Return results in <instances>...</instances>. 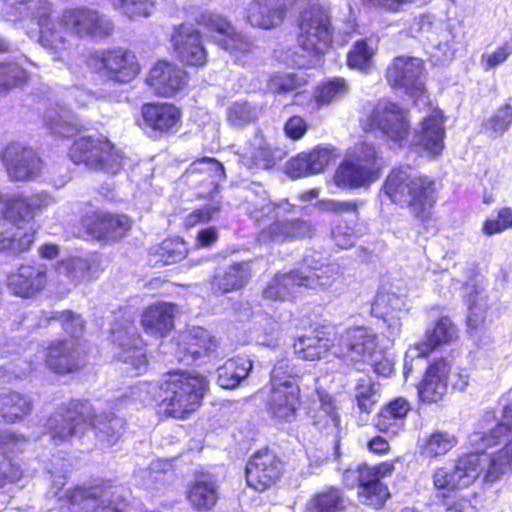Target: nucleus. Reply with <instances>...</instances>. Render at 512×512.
<instances>
[{
	"label": "nucleus",
	"mask_w": 512,
	"mask_h": 512,
	"mask_svg": "<svg viewBox=\"0 0 512 512\" xmlns=\"http://www.w3.org/2000/svg\"><path fill=\"white\" fill-rule=\"evenodd\" d=\"M89 426L95 430L98 440L105 447L117 443L124 431L122 418L113 415H100L89 419V406L73 402L59 407L45 423V432L54 444L66 442L72 437L82 435Z\"/></svg>",
	"instance_id": "obj_1"
},
{
	"label": "nucleus",
	"mask_w": 512,
	"mask_h": 512,
	"mask_svg": "<svg viewBox=\"0 0 512 512\" xmlns=\"http://www.w3.org/2000/svg\"><path fill=\"white\" fill-rule=\"evenodd\" d=\"M383 192L393 203L406 207L413 218L423 223L431 219L438 200L436 181L409 167L392 170L384 182Z\"/></svg>",
	"instance_id": "obj_2"
},
{
	"label": "nucleus",
	"mask_w": 512,
	"mask_h": 512,
	"mask_svg": "<svg viewBox=\"0 0 512 512\" xmlns=\"http://www.w3.org/2000/svg\"><path fill=\"white\" fill-rule=\"evenodd\" d=\"M84 365L78 341L74 339L54 340L48 346L33 344L18 359L15 376L22 378L45 366L49 371L66 375L78 371Z\"/></svg>",
	"instance_id": "obj_3"
},
{
	"label": "nucleus",
	"mask_w": 512,
	"mask_h": 512,
	"mask_svg": "<svg viewBox=\"0 0 512 512\" xmlns=\"http://www.w3.org/2000/svg\"><path fill=\"white\" fill-rule=\"evenodd\" d=\"M304 371L288 358L278 360L270 375L266 410L278 422H292L300 406L299 378Z\"/></svg>",
	"instance_id": "obj_4"
},
{
	"label": "nucleus",
	"mask_w": 512,
	"mask_h": 512,
	"mask_svg": "<svg viewBox=\"0 0 512 512\" xmlns=\"http://www.w3.org/2000/svg\"><path fill=\"white\" fill-rule=\"evenodd\" d=\"M208 381L199 374L170 372L160 384V407L174 418H185L201 405Z\"/></svg>",
	"instance_id": "obj_5"
},
{
	"label": "nucleus",
	"mask_w": 512,
	"mask_h": 512,
	"mask_svg": "<svg viewBox=\"0 0 512 512\" xmlns=\"http://www.w3.org/2000/svg\"><path fill=\"white\" fill-rule=\"evenodd\" d=\"M6 15L25 17L31 15L37 19L40 27L39 42L54 60H64L71 47L70 32L58 26L57 21H48L51 5L46 0H9L6 4Z\"/></svg>",
	"instance_id": "obj_6"
},
{
	"label": "nucleus",
	"mask_w": 512,
	"mask_h": 512,
	"mask_svg": "<svg viewBox=\"0 0 512 512\" xmlns=\"http://www.w3.org/2000/svg\"><path fill=\"white\" fill-rule=\"evenodd\" d=\"M382 159L373 144H355L334 173L335 184L343 189L370 186L380 177Z\"/></svg>",
	"instance_id": "obj_7"
},
{
	"label": "nucleus",
	"mask_w": 512,
	"mask_h": 512,
	"mask_svg": "<svg viewBox=\"0 0 512 512\" xmlns=\"http://www.w3.org/2000/svg\"><path fill=\"white\" fill-rule=\"evenodd\" d=\"M476 452L458 459L455 467H438L432 474L433 485L442 498L462 488L470 486L482 474H486L489 467V455L480 453L481 450L474 446Z\"/></svg>",
	"instance_id": "obj_8"
},
{
	"label": "nucleus",
	"mask_w": 512,
	"mask_h": 512,
	"mask_svg": "<svg viewBox=\"0 0 512 512\" xmlns=\"http://www.w3.org/2000/svg\"><path fill=\"white\" fill-rule=\"evenodd\" d=\"M333 28L331 17L320 4H310L299 18L297 42L309 54L322 55L332 44Z\"/></svg>",
	"instance_id": "obj_9"
},
{
	"label": "nucleus",
	"mask_w": 512,
	"mask_h": 512,
	"mask_svg": "<svg viewBox=\"0 0 512 512\" xmlns=\"http://www.w3.org/2000/svg\"><path fill=\"white\" fill-rule=\"evenodd\" d=\"M386 80L392 88L408 95L415 105H429L425 86V66L420 58L395 57L386 69Z\"/></svg>",
	"instance_id": "obj_10"
},
{
	"label": "nucleus",
	"mask_w": 512,
	"mask_h": 512,
	"mask_svg": "<svg viewBox=\"0 0 512 512\" xmlns=\"http://www.w3.org/2000/svg\"><path fill=\"white\" fill-rule=\"evenodd\" d=\"M332 355L353 363L371 362L377 353L376 332L367 326H351L334 332Z\"/></svg>",
	"instance_id": "obj_11"
},
{
	"label": "nucleus",
	"mask_w": 512,
	"mask_h": 512,
	"mask_svg": "<svg viewBox=\"0 0 512 512\" xmlns=\"http://www.w3.org/2000/svg\"><path fill=\"white\" fill-rule=\"evenodd\" d=\"M58 26L78 38L102 39L110 36L114 30L107 16L86 7L63 10L58 18Z\"/></svg>",
	"instance_id": "obj_12"
},
{
	"label": "nucleus",
	"mask_w": 512,
	"mask_h": 512,
	"mask_svg": "<svg viewBox=\"0 0 512 512\" xmlns=\"http://www.w3.org/2000/svg\"><path fill=\"white\" fill-rule=\"evenodd\" d=\"M198 24L207 29L212 40L236 59L251 53L253 42L236 31L225 17L211 12H204L198 17Z\"/></svg>",
	"instance_id": "obj_13"
},
{
	"label": "nucleus",
	"mask_w": 512,
	"mask_h": 512,
	"mask_svg": "<svg viewBox=\"0 0 512 512\" xmlns=\"http://www.w3.org/2000/svg\"><path fill=\"white\" fill-rule=\"evenodd\" d=\"M371 130L380 131L399 146L408 144L410 135L409 113L396 103L379 101L370 116Z\"/></svg>",
	"instance_id": "obj_14"
},
{
	"label": "nucleus",
	"mask_w": 512,
	"mask_h": 512,
	"mask_svg": "<svg viewBox=\"0 0 512 512\" xmlns=\"http://www.w3.org/2000/svg\"><path fill=\"white\" fill-rule=\"evenodd\" d=\"M88 65L119 83L132 81L140 71L136 57L122 49L95 51L90 55Z\"/></svg>",
	"instance_id": "obj_15"
},
{
	"label": "nucleus",
	"mask_w": 512,
	"mask_h": 512,
	"mask_svg": "<svg viewBox=\"0 0 512 512\" xmlns=\"http://www.w3.org/2000/svg\"><path fill=\"white\" fill-rule=\"evenodd\" d=\"M112 341L118 349L115 356L123 364L130 366L126 368L128 373L140 375L146 371L147 359L143 341L136 334V329L131 322L112 328Z\"/></svg>",
	"instance_id": "obj_16"
},
{
	"label": "nucleus",
	"mask_w": 512,
	"mask_h": 512,
	"mask_svg": "<svg viewBox=\"0 0 512 512\" xmlns=\"http://www.w3.org/2000/svg\"><path fill=\"white\" fill-rule=\"evenodd\" d=\"M406 296L391 289H381L372 304L371 313L386 325L387 337L395 339L401 333V318L407 310Z\"/></svg>",
	"instance_id": "obj_17"
},
{
	"label": "nucleus",
	"mask_w": 512,
	"mask_h": 512,
	"mask_svg": "<svg viewBox=\"0 0 512 512\" xmlns=\"http://www.w3.org/2000/svg\"><path fill=\"white\" fill-rule=\"evenodd\" d=\"M2 161L8 176L16 181L34 179L42 170V161L37 153L19 143H12L4 149Z\"/></svg>",
	"instance_id": "obj_18"
},
{
	"label": "nucleus",
	"mask_w": 512,
	"mask_h": 512,
	"mask_svg": "<svg viewBox=\"0 0 512 512\" xmlns=\"http://www.w3.org/2000/svg\"><path fill=\"white\" fill-rule=\"evenodd\" d=\"M445 127L442 111L429 107L419 128L415 129L408 144L420 148L430 156H438L444 148Z\"/></svg>",
	"instance_id": "obj_19"
},
{
	"label": "nucleus",
	"mask_w": 512,
	"mask_h": 512,
	"mask_svg": "<svg viewBox=\"0 0 512 512\" xmlns=\"http://www.w3.org/2000/svg\"><path fill=\"white\" fill-rule=\"evenodd\" d=\"M282 463L269 450L255 453L246 465L247 484L257 491H264L279 478Z\"/></svg>",
	"instance_id": "obj_20"
},
{
	"label": "nucleus",
	"mask_w": 512,
	"mask_h": 512,
	"mask_svg": "<svg viewBox=\"0 0 512 512\" xmlns=\"http://www.w3.org/2000/svg\"><path fill=\"white\" fill-rule=\"evenodd\" d=\"M339 156L332 146H316L308 152H302L292 158L286 167L287 174L292 178H300L321 173Z\"/></svg>",
	"instance_id": "obj_21"
},
{
	"label": "nucleus",
	"mask_w": 512,
	"mask_h": 512,
	"mask_svg": "<svg viewBox=\"0 0 512 512\" xmlns=\"http://www.w3.org/2000/svg\"><path fill=\"white\" fill-rule=\"evenodd\" d=\"M0 223V252L18 255L30 249L34 242L35 227L3 215Z\"/></svg>",
	"instance_id": "obj_22"
},
{
	"label": "nucleus",
	"mask_w": 512,
	"mask_h": 512,
	"mask_svg": "<svg viewBox=\"0 0 512 512\" xmlns=\"http://www.w3.org/2000/svg\"><path fill=\"white\" fill-rule=\"evenodd\" d=\"M315 233V226L309 220H275L264 227L258 235V241L263 244L283 243L286 241L298 240L312 237Z\"/></svg>",
	"instance_id": "obj_23"
},
{
	"label": "nucleus",
	"mask_w": 512,
	"mask_h": 512,
	"mask_svg": "<svg viewBox=\"0 0 512 512\" xmlns=\"http://www.w3.org/2000/svg\"><path fill=\"white\" fill-rule=\"evenodd\" d=\"M172 44L179 59L191 66H202L207 59L200 33L191 25H180L174 30Z\"/></svg>",
	"instance_id": "obj_24"
},
{
	"label": "nucleus",
	"mask_w": 512,
	"mask_h": 512,
	"mask_svg": "<svg viewBox=\"0 0 512 512\" xmlns=\"http://www.w3.org/2000/svg\"><path fill=\"white\" fill-rule=\"evenodd\" d=\"M287 11L285 0H252L246 8V20L253 27L270 30L283 23Z\"/></svg>",
	"instance_id": "obj_25"
},
{
	"label": "nucleus",
	"mask_w": 512,
	"mask_h": 512,
	"mask_svg": "<svg viewBox=\"0 0 512 512\" xmlns=\"http://www.w3.org/2000/svg\"><path fill=\"white\" fill-rule=\"evenodd\" d=\"M147 84L159 96H173L186 84L185 72L176 64L159 61L150 70Z\"/></svg>",
	"instance_id": "obj_26"
},
{
	"label": "nucleus",
	"mask_w": 512,
	"mask_h": 512,
	"mask_svg": "<svg viewBox=\"0 0 512 512\" xmlns=\"http://www.w3.org/2000/svg\"><path fill=\"white\" fill-rule=\"evenodd\" d=\"M47 267L44 264L22 265L8 276L9 289L18 296L31 297L45 288Z\"/></svg>",
	"instance_id": "obj_27"
},
{
	"label": "nucleus",
	"mask_w": 512,
	"mask_h": 512,
	"mask_svg": "<svg viewBox=\"0 0 512 512\" xmlns=\"http://www.w3.org/2000/svg\"><path fill=\"white\" fill-rule=\"evenodd\" d=\"M111 151V142L102 136L80 137L76 139L69 149V158L75 164H83L85 167L97 171L100 163V154Z\"/></svg>",
	"instance_id": "obj_28"
},
{
	"label": "nucleus",
	"mask_w": 512,
	"mask_h": 512,
	"mask_svg": "<svg viewBox=\"0 0 512 512\" xmlns=\"http://www.w3.org/2000/svg\"><path fill=\"white\" fill-rule=\"evenodd\" d=\"M55 203V198L46 192H41L28 197L21 194H13L10 195L6 215L10 218L18 219L19 221H25V223L35 227V214L47 209Z\"/></svg>",
	"instance_id": "obj_29"
},
{
	"label": "nucleus",
	"mask_w": 512,
	"mask_h": 512,
	"mask_svg": "<svg viewBox=\"0 0 512 512\" xmlns=\"http://www.w3.org/2000/svg\"><path fill=\"white\" fill-rule=\"evenodd\" d=\"M101 497L102 491L99 488L76 487L66 491L60 507L63 512H81L90 509L95 512H120L111 505L104 506V501L100 500Z\"/></svg>",
	"instance_id": "obj_30"
},
{
	"label": "nucleus",
	"mask_w": 512,
	"mask_h": 512,
	"mask_svg": "<svg viewBox=\"0 0 512 512\" xmlns=\"http://www.w3.org/2000/svg\"><path fill=\"white\" fill-rule=\"evenodd\" d=\"M178 346L184 350L192 360H200L212 356L218 348L217 339L202 327H192L179 333Z\"/></svg>",
	"instance_id": "obj_31"
},
{
	"label": "nucleus",
	"mask_w": 512,
	"mask_h": 512,
	"mask_svg": "<svg viewBox=\"0 0 512 512\" xmlns=\"http://www.w3.org/2000/svg\"><path fill=\"white\" fill-rule=\"evenodd\" d=\"M450 364L440 359L426 371L423 381L418 386V394L422 401L432 403L441 400L447 392Z\"/></svg>",
	"instance_id": "obj_32"
},
{
	"label": "nucleus",
	"mask_w": 512,
	"mask_h": 512,
	"mask_svg": "<svg viewBox=\"0 0 512 512\" xmlns=\"http://www.w3.org/2000/svg\"><path fill=\"white\" fill-rule=\"evenodd\" d=\"M457 339V329L451 320L442 317L437 320L435 325L428 328L423 340L411 346L410 356L430 355L435 349L449 344Z\"/></svg>",
	"instance_id": "obj_33"
},
{
	"label": "nucleus",
	"mask_w": 512,
	"mask_h": 512,
	"mask_svg": "<svg viewBox=\"0 0 512 512\" xmlns=\"http://www.w3.org/2000/svg\"><path fill=\"white\" fill-rule=\"evenodd\" d=\"M175 306L158 302L148 306L141 317L144 331L156 338L166 336L174 327Z\"/></svg>",
	"instance_id": "obj_34"
},
{
	"label": "nucleus",
	"mask_w": 512,
	"mask_h": 512,
	"mask_svg": "<svg viewBox=\"0 0 512 512\" xmlns=\"http://www.w3.org/2000/svg\"><path fill=\"white\" fill-rule=\"evenodd\" d=\"M294 207V204H291L287 199L272 202L264 190L248 197L246 202V210L256 222H261L270 217L277 218L281 213H291Z\"/></svg>",
	"instance_id": "obj_35"
},
{
	"label": "nucleus",
	"mask_w": 512,
	"mask_h": 512,
	"mask_svg": "<svg viewBox=\"0 0 512 512\" xmlns=\"http://www.w3.org/2000/svg\"><path fill=\"white\" fill-rule=\"evenodd\" d=\"M34 408L30 395L18 391L0 393V417L4 422L14 424L23 421Z\"/></svg>",
	"instance_id": "obj_36"
},
{
	"label": "nucleus",
	"mask_w": 512,
	"mask_h": 512,
	"mask_svg": "<svg viewBox=\"0 0 512 512\" xmlns=\"http://www.w3.org/2000/svg\"><path fill=\"white\" fill-rule=\"evenodd\" d=\"M141 112L145 126L154 131L167 132L180 120L179 109L168 103L145 104Z\"/></svg>",
	"instance_id": "obj_37"
},
{
	"label": "nucleus",
	"mask_w": 512,
	"mask_h": 512,
	"mask_svg": "<svg viewBox=\"0 0 512 512\" xmlns=\"http://www.w3.org/2000/svg\"><path fill=\"white\" fill-rule=\"evenodd\" d=\"M280 341V324L266 314H254L249 335L243 343H255L274 348L280 344Z\"/></svg>",
	"instance_id": "obj_38"
},
{
	"label": "nucleus",
	"mask_w": 512,
	"mask_h": 512,
	"mask_svg": "<svg viewBox=\"0 0 512 512\" xmlns=\"http://www.w3.org/2000/svg\"><path fill=\"white\" fill-rule=\"evenodd\" d=\"M410 411V404L404 398H396L382 408L375 426L383 433L396 435L402 430L404 420Z\"/></svg>",
	"instance_id": "obj_39"
},
{
	"label": "nucleus",
	"mask_w": 512,
	"mask_h": 512,
	"mask_svg": "<svg viewBox=\"0 0 512 512\" xmlns=\"http://www.w3.org/2000/svg\"><path fill=\"white\" fill-rule=\"evenodd\" d=\"M298 271L301 287L310 289H326L341 275V267L337 263H329L320 267H306Z\"/></svg>",
	"instance_id": "obj_40"
},
{
	"label": "nucleus",
	"mask_w": 512,
	"mask_h": 512,
	"mask_svg": "<svg viewBox=\"0 0 512 512\" xmlns=\"http://www.w3.org/2000/svg\"><path fill=\"white\" fill-rule=\"evenodd\" d=\"M219 497L218 486L211 478L200 477L196 479L187 491L189 504L198 511H209L217 503Z\"/></svg>",
	"instance_id": "obj_41"
},
{
	"label": "nucleus",
	"mask_w": 512,
	"mask_h": 512,
	"mask_svg": "<svg viewBox=\"0 0 512 512\" xmlns=\"http://www.w3.org/2000/svg\"><path fill=\"white\" fill-rule=\"evenodd\" d=\"M334 343V334L329 337L321 331L315 335L298 338L294 343V351L300 359L315 361L321 359L327 352L332 354Z\"/></svg>",
	"instance_id": "obj_42"
},
{
	"label": "nucleus",
	"mask_w": 512,
	"mask_h": 512,
	"mask_svg": "<svg viewBox=\"0 0 512 512\" xmlns=\"http://www.w3.org/2000/svg\"><path fill=\"white\" fill-rule=\"evenodd\" d=\"M44 121L54 134L63 137H69L83 127L76 114L65 106L48 109Z\"/></svg>",
	"instance_id": "obj_43"
},
{
	"label": "nucleus",
	"mask_w": 512,
	"mask_h": 512,
	"mask_svg": "<svg viewBox=\"0 0 512 512\" xmlns=\"http://www.w3.org/2000/svg\"><path fill=\"white\" fill-rule=\"evenodd\" d=\"M252 361L245 356H237L227 360L217 370V383L225 389H233L243 381L252 370Z\"/></svg>",
	"instance_id": "obj_44"
},
{
	"label": "nucleus",
	"mask_w": 512,
	"mask_h": 512,
	"mask_svg": "<svg viewBox=\"0 0 512 512\" xmlns=\"http://www.w3.org/2000/svg\"><path fill=\"white\" fill-rule=\"evenodd\" d=\"M131 223L125 215L97 214L90 227L91 233L97 238L116 240L122 238L130 229Z\"/></svg>",
	"instance_id": "obj_45"
},
{
	"label": "nucleus",
	"mask_w": 512,
	"mask_h": 512,
	"mask_svg": "<svg viewBox=\"0 0 512 512\" xmlns=\"http://www.w3.org/2000/svg\"><path fill=\"white\" fill-rule=\"evenodd\" d=\"M301 287L298 271L277 274L263 290V298L273 301H284L292 298Z\"/></svg>",
	"instance_id": "obj_46"
},
{
	"label": "nucleus",
	"mask_w": 512,
	"mask_h": 512,
	"mask_svg": "<svg viewBox=\"0 0 512 512\" xmlns=\"http://www.w3.org/2000/svg\"><path fill=\"white\" fill-rule=\"evenodd\" d=\"M249 263H234L219 272L214 285L223 293L242 288L250 279Z\"/></svg>",
	"instance_id": "obj_47"
},
{
	"label": "nucleus",
	"mask_w": 512,
	"mask_h": 512,
	"mask_svg": "<svg viewBox=\"0 0 512 512\" xmlns=\"http://www.w3.org/2000/svg\"><path fill=\"white\" fill-rule=\"evenodd\" d=\"M458 444L457 436L449 431L435 430L429 434L421 445V453L427 458L446 455Z\"/></svg>",
	"instance_id": "obj_48"
},
{
	"label": "nucleus",
	"mask_w": 512,
	"mask_h": 512,
	"mask_svg": "<svg viewBox=\"0 0 512 512\" xmlns=\"http://www.w3.org/2000/svg\"><path fill=\"white\" fill-rule=\"evenodd\" d=\"M365 478L361 473H358V497L360 502L377 508L381 507L389 497L387 486L371 477Z\"/></svg>",
	"instance_id": "obj_49"
},
{
	"label": "nucleus",
	"mask_w": 512,
	"mask_h": 512,
	"mask_svg": "<svg viewBox=\"0 0 512 512\" xmlns=\"http://www.w3.org/2000/svg\"><path fill=\"white\" fill-rule=\"evenodd\" d=\"M377 46L373 40L356 41L347 55V64L350 68L368 71L373 65V57Z\"/></svg>",
	"instance_id": "obj_50"
},
{
	"label": "nucleus",
	"mask_w": 512,
	"mask_h": 512,
	"mask_svg": "<svg viewBox=\"0 0 512 512\" xmlns=\"http://www.w3.org/2000/svg\"><path fill=\"white\" fill-rule=\"evenodd\" d=\"M342 508L341 492L330 487L312 497L306 505L305 512H339Z\"/></svg>",
	"instance_id": "obj_51"
},
{
	"label": "nucleus",
	"mask_w": 512,
	"mask_h": 512,
	"mask_svg": "<svg viewBox=\"0 0 512 512\" xmlns=\"http://www.w3.org/2000/svg\"><path fill=\"white\" fill-rule=\"evenodd\" d=\"M57 270L60 275L67 277L73 285L92 279L91 264L85 258L71 257L62 260Z\"/></svg>",
	"instance_id": "obj_52"
},
{
	"label": "nucleus",
	"mask_w": 512,
	"mask_h": 512,
	"mask_svg": "<svg viewBox=\"0 0 512 512\" xmlns=\"http://www.w3.org/2000/svg\"><path fill=\"white\" fill-rule=\"evenodd\" d=\"M511 126L512 99L500 105L483 124L485 131L492 137L502 136Z\"/></svg>",
	"instance_id": "obj_53"
},
{
	"label": "nucleus",
	"mask_w": 512,
	"mask_h": 512,
	"mask_svg": "<svg viewBox=\"0 0 512 512\" xmlns=\"http://www.w3.org/2000/svg\"><path fill=\"white\" fill-rule=\"evenodd\" d=\"M347 92L345 80L334 78L321 83L314 92V98L319 106H323L344 97Z\"/></svg>",
	"instance_id": "obj_54"
},
{
	"label": "nucleus",
	"mask_w": 512,
	"mask_h": 512,
	"mask_svg": "<svg viewBox=\"0 0 512 512\" xmlns=\"http://www.w3.org/2000/svg\"><path fill=\"white\" fill-rule=\"evenodd\" d=\"M112 6L120 13L134 19L150 16L157 0H109Z\"/></svg>",
	"instance_id": "obj_55"
},
{
	"label": "nucleus",
	"mask_w": 512,
	"mask_h": 512,
	"mask_svg": "<svg viewBox=\"0 0 512 512\" xmlns=\"http://www.w3.org/2000/svg\"><path fill=\"white\" fill-rule=\"evenodd\" d=\"M187 253V244L181 238L164 240L156 251L160 261L165 265L174 264L183 260Z\"/></svg>",
	"instance_id": "obj_56"
},
{
	"label": "nucleus",
	"mask_w": 512,
	"mask_h": 512,
	"mask_svg": "<svg viewBox=\"0 0 512 512\" xmlns=\"http://www.w3.org/2000/svg\"><path fill=\"white\" fill-rule=\"evenodd\" d=\"M188 172L190 174L202 173L207 175L215 191L219 183L225 178L223 165L217 160L208 157L193 162Z\"/></svg>",
	"instance_id": "obj_57"
},
{
	"label": "nucleus",
	"mask_w": 512,
	"mask_h": 512,
	"mask_svg": "<svg viewBox=\"0 0 512 512\" xmlns=\"http://www.w3.org/2000/svg\"><path fill=\"white\" fill-rule=\"evenodd\" d=\"M257 118V109L247 102H235L227 109V120L234 127H243Z\"/></svg>",
	"instance_id": "obj_58"
},
{
	"label": "nucleus",
	"mask_w": 512,
	"mask_h": 512,
	"mask_svg": "<svg viewBox=\"0 0 512 512\" xmlns=\"http://www.w3.org/2000/svg\"><path fill=\"white\" fill-rule=\"evenodd\" d=\"M358 407L363 412H369L378 401V385L371 379H360L355 388Z\"/></svg>",
	"instance_id": "obj_59"
},
{
	"label": "nucleus",
	"mask_w": 512,
	"mask_h": 512,
	"mask_svg": "<svg viewBox=\"0 0 512 512\" xmlns=\"http://www.w3.org/2000/svg\"><path fill=\"white\" fill-rule=\"evenodd\" d=\"M510 228H512V209L504 207L498 211L495 218H489L484 222L482 232L487 236H492Z\"/></svg>",
	"instance_id": "obj_60"
},
{
	"label": "nucleus",
	"mask_w": 512,
	"mask_h": 512,
	"mask_svg": "<svg viewBox=\"0 0 512 512\" xmlns=\"http://www.w3.org/2000/svg\"><path fill=\"white\" fill-rule=\"evenodd\" d=\"M221 203L213 201L201 208L193 210L184 219V226L192 228L199 224H204L212 220L220 211Z\"/></svg>",
	"instance_id": "obj_61"
},
{
	"label": "nucleus",
	"mask_w": 512,
	"mask_h": 512,
	"mask_svg": "<svg viewBox=\"0 0 512 512\" xmlns=\"http://www.w3.org/2000/svg\"><path fill=\"white\" fill-rule=\"evenodd\" d=\"M512 55V44L505 42L493 51H487L481 55L480 65L485 70H491L503 64Z\"/></svg>",
	"instance_id": "obj_62"
},
{
	"label": "nucleus",
	"mask_w": 512,
	"mask_h": 512,
	"mask_svg": "<svg viewBox=\"0 0 512 512\" xmlns=\"http://www.w3.org/2000/svg\"><path fill=\"white\" fill-rule=\"evenodd\" d=\"M26 72L17 64L0 66V91L19 86L26 81Z\"/></svg>",
	"instance_id": "obj_63"
},
{
	"label": "nucleus",
	"mask_w": 512,
	"mask_h": 512,
	"mask_svg": "<svg viewBox=\"0 0 512 512\" xmlns=\"http://www.w3.org/2000/svg\"><path fill=\"white\" fill-rule=\"evenodd\" d=\"M306 84L303 77L296 74L275 75L271 77L268 88L274 93H286Z\"/></svg>",
	"instance_id": "obj_64"
}]
</instances>
